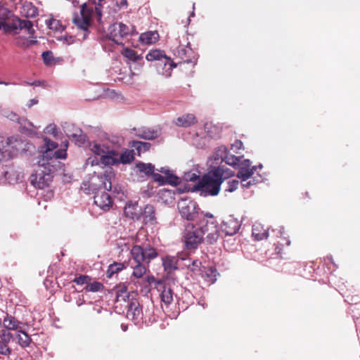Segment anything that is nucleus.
Returning a JSON list of instances; mask_svg holds the SVG:
<instances>
[{
  "label": "nucleus",
  "instance_id": "45",
  "mask_svg": "<svg viewBox=\"0 0 360 360\" xmlns=\"http://www.w3.org/2000/svg\"><path fill=\"white\" fill-rule=\"evenodd\" d=\"M223 162H224L226 165L236 167V165H240V158L235 156L234 155L230 154L229 152H228L226 155L223 158Z\"/></svg>",
  "mask_w": 360,
  "mask_h": 360
},
{
  "label": "nucleus",
  "instance_id": "17",
  "mask_svg": "<svg viewBox=\"0 0 360 360\" xmlns=\"http://www.w3.org/2000/svg\"><path fill=\"white\" fill-rule=\"evenodd\" d=\"M4 177L8 184H13L22 180L23 174L20 168L14 166H8L4 172Z\"/></svg>",
  "mask_w": 360,
  "mask_h": 360
},
{
  "label": "nucleus",
  "instance_id": "23",
  "mask_svg": "<svg viewBox=\"0 0 360 360\" xmlns=\"http://www.w3.org/2000/svg\"><path fill=\"white\" fill-rule=\"evenodd\" d=\"M160 36L157 31H148L141 33L139 36V41L143 45H152L159 40Z\"/></svg>",
  "mask_w": 360,
  "mask_h": 360
},
{
  "label": "nucleus",
  "instance_id": "24",
  "mask_svg": "<svg viewBox=\"0 0 360 360\" xmlns=\"http://www.w3.org/2000/svg\"><path fill=\"white\" fill-rule=\"evenodd\" d=\"M197 122L196 117L193 114L188 113L179 116L174 121V124L180 127H189Z\"/></svg>",
  "mask_w": 360,
  "mask_h": 360
},
{
  "label": "nucleus",
  "instance_id": "18",
  "mask_svg": "<svg viewBox=\"0 0 360 360\" xmlns=\"http://www.w3.org/2000/svg\"><path fill=\"white\" fill-rule=\"evenodd\" d=\"M13 339V335L6 330H0V354L9 356L12 349L9 347V343Z\"/></svg>",
  "mask_w": 360,
  "mask_h": 360
},
{
  "label": "nucleus",
  "instance_id": "40",
  "mask_svg": "<svg viewBox=\"0 0 360 360\" xmlns=\"http://www.w3.org/2000/svg\"><path fill=\"white\" fill-rule=\"evenodd\" d=\"M272 232L275 233L276 236L277 237H279L280 238V240L278 241V243L281 245V246H283V245H289L290 242V240H288V238H286L284 234V229H283V227L282 226H279L278 229H272Z\"/></svg>",
  "mask_w": 360,
  "mask_h": 360
},
{
  "label": "nucleus",
  "instance_id": "35",
  "mask_svg": "<svg viewBox=\"0 0 360 360\" xmlns=\"http://www.w3.org/2000/svg\"><path fill=\"white\" fill-rule=\"evenodd\" d=\"M134 160L133 150H124L118 157V164H129Z\"/></svg>",
  "mask_w": 360,
  "mask_h": 360
},
{
  "label": "nucleus",
  "instance_id": "61",
  "mask_svg": "<svg viewBox=\"0 0 360 360\" xmlns=\"http://www.w3.org/2000/svg\"><path fill=\"white\" fill-rule=\"evenodd\" d=\"M182 262L184 264H182V266H186L188 269H190L191 266L192 261L189 258H185L184 257L179 256V262Z\"/></svg>",
  "mask_w": 360,
  "mask_h": 360
},
{
  "label": "nucleus",
  "instance_id": "26",
  "mask_svg": "<svg viewBox=\"0 0 360 360\" xmlns=\"http://www.w3.org/2000/svg\"><path fill=\"white\" fill-rule=\"evenodd\" d=\"M158 171L165 175V184H168L172 186H177L180 184V178L176 176L173 171L170 170L167 167H161L158 169Z\"/></svg>",
  "mask_w": 360,
  "mask_h": 360
},
{
  "label": "nucleus",
  "instance_id": "10",
  "mask_svg": "<svg viewBox=\"0 0 360 360\" xmlns=\"http://www.w3.org/2000/svg\"><path fill=\"white\" fill-rule=\"evenodd\" d=\"M18 153V142L13 138L0 136V161L14 157Z\"/></svg>",
  "mask_w": 360,
  "mask_h": 360
},
{
  "label": "nucleus",
  "instance_id": "16",
  "mask_svg": "<svg viewBox=\"0 0 360 360\" xmlns=\"http://www.w3.org/2000/svg\"><path fill=\"white\" fill-rule=\"evenodd\" d=\"M198 229L204 231L203 236L206 235L207 241L210 243H214L219 238V229L215 221H206L205 224H202Z\"/></svg>",
  "mask_w": 360,
  "mask_h": 360
},
{
  "label": "nucleus",
  "instance_id": "53",
  "mask_svg": "<svg viewBox=\"0 0 360 360\" xmlns=\"http://www.w3.org/2000/svg\"><path fill=\"white\" fill-rule=\"evenodd\" d=\"M46 24L48 26V27L49 29H51V30H58V26L59 25V22H58V20H56L55 19L46 20Z\"/></svg>",
  "mask_w": 360,
  "mask_h": 360
},
{
  "label": "nucleus",
  "instance_id": "28",
  "mask_svg": "<svg viewBox=\"0 0 360 360\" xmlns=\"http://www.w3.org/2000/svg\"><path fill=\"white\" fill-rule=\"evenodd\" d=\"M160 298L161 301L167 306L170 304L173 301V292L170 287L162 285L160 286Z\"/></svg>",
  "mask_w": 360,
  "mask_h": 360
},
{
  "label": "nucleus",
  "instance_id": "2",
  "mask_svg": "<svg viewBox=\"0 0 360 360\" xmlns=\"http://www.w3.org/2000/svg\"><path fill=\"white\" fill-rule=\"evenodd\" d=\"M115 308L120 309H126L127 317L135 322H139L141 319L142 309L139 301L135 298V295L127 292L125 286H120L116 290Z\"/></svg>",
  "mask_w": 360,
  "mask_h": 360
},
{
  "label": "nucleus",
  "instance_id": "20",
  "mask_svg": "<svg viewBox=\"0 0 360 360\" xmlns=\"http://www.w3.org/2000/svg\"><path fill=\"white\" fill-rule=\"evenodd\" d=\"M134 134L139 138L146 140H153L159 137L161 134L160 129H152L142 127L138 129H134Z\"/></svg>",
  "mask_w": 360,
  "mask_h": 360
},
{
  "label": "nucleus",
  "instance_id": "11",
  "mask_svg": "<svg viewBox=\"0 0 360 360\" xmlns=\"http://www.w3.org/2000/svg\"><path fill=\"white\" fill-rule=\"evenodd\" d=\"M129 34H136L134 26L129 28L122 22H115L109 27L110 38L117 44L120 43V41Z\"/></svg>",
  "mask_w": 360,
  "mask_h": 360
},
{
  "label": "nucleus",
  "instance_id": "34",
  "mask_svg": "<svg viewBox=\"0 0 360 360\" xmlns=\"http://www.w3.org/2000/svg\"><path fill=\"white\" fill-rule=\"evenodd\" d=\"M90 150L94 154L101 156V158L105 154V151H107V146L105 144H101L96 141H93L89 143V145Z\"/></svg>",
  "mask_w": 360,
  "mask_h": 360
},
{
  "label": "nucleus",
  "instance_id": "48",
  "mask_svg": "<svg viewBox=\"0 0 360 360\" xmlns=\"http://www.w3.org/2000/svg\"><path fill=\"white\" fill-rule=\"evenodd\" d=\"M18 26L20 29H26L27 30L30 34H32L33 32V25L31 21L27 20H18Z\"/></svg>",
  "mask_w": 360,
  "mask_h": 360
},
{
  "label": "nucleus",
  "instance_id": "8",
  "mask_svg": "<svg viewBox=\"0 0 360 360\" xmlns=\"http://www.w3.org/2000/svg\"><path fill=\"white\" fill-rule=\"evenodd\" d=\"M110 81L120 82L125 84H132L139 78V72L132 69H110Z\"/></svg>",
  "mask_w": 360,
  "mask_h": 360
},
{
  "label": "nucleus",
  "instance_id": "55",
  "mask_svg": "<svg viewBox=\"0 0 360 360\" xmlns=\"http://www.w3.org/2000/svg\"><path fill=\"white\" fill-rule=\"evenodd\" d=\"M101 163V160H99L98 158L96 156L94 157H89L86 159L85 165L86 166L90 165V166H95L98 165Z\"/></svg>",
  "mask_w": 360,
  "mask_h": 360
},
{
  "label": "nucleus",
  "instance_id": "29",
  "mask_svg": "<svg viewBox=\"0 0 360 360\" xmlns=\"http://www.w3.org/2000/svg\"><path fill=\"white\" fill-rule=\"evenodd\" d=\"M252 236L257 240H261L268 237V231L259 223H256L252 226Z\"/></svg>",
  "mask_w": 360,
  "mask_h": 360
},
{
  "label": "nucleus",
  "instance_id": "51",
  "mask_svg": "<svg viewBox=\"0 0 360 360\" xmlns=\"http://www.w3.org/2000/svg\"><path fill=\"white\" fill-rule=\"evenodd\" d=\"M239 181L238 180H231L227 182V188H226V191L227 192H233L238 187Z\"/></svg>",
  "mask_w": 360,
  "mask_h": 360
},
{
  "label": "nucleus",
  "instance_id": "15",
  "mask_svg": "<svg viewBox=\"0 0 360 360\" xmlns=\"http://www.w3.org/2000/svg\"><path fill=\"white\" fill-rule=\"evenodd\" d=\"M256 170V166L251 167L250 161L249 160H245L238 165V172L236 176L240 181H246L251 179Z\"/></svg>",
  "mask_w": 360,
  "mask_h": 360
},
{
  "label": "nucleus",
  "instance_id": "5",
  "mask_svg": "<svg viewBox=\"0 0 360 360\" xmlns=\"http://www.w3.org/2000/svg\"><path fill=\"white\" fill-rule=\"evenodd\" d=\"M203 230L188 223L182 233V240L186 250H195L203 240Z\"/></svg>",
  "mask_w": 360,
  "mask_h": 360
},
{
  "label": "nucleus",
  "instance_id": "7",
  "mask_svg": "<svg viewBox=\"0 0 360 360\" xmlns=\"http://www.w3.org/2000/svg\"><path fill=\"white\" fill-rule=\"evenodd\" d=\"M52 169L50 167L40 166L38 165L35 172L31 175V183L37 188L42 189L51 182Z\"/></svg>",
  "mask_w": 360,
  "mask_h": 360
},
{
  "label": "nucleus",
  "instance_id": "56",
  "mask_svg": "<svg viewBox=\"0 0 360 360\" xmlns=\"http://www.w3.org/2000/svg\"><path fill=\"white\" fill-rule=\"evenodd\" d=\"M240 182H241V186L243 188H249L252 186L255 185L258 182V181H256L255 179V178H251V179H250L249 181L247 180L246 181H240Z\"/></svg>",
  "mask_w": 360,
  "mask_h": 360
},
{
  "label": "nucleus",
  "instance_id": "41",
  "mask_svg": "<svg viewBox=\"0 0 360 360\" xmlns=\"http://www.w3.org/2000/svg\"><path fill=\"white\" fill-rule=\"evenodd\" d=\"M21 13L27 18H33L38 14V11L36 7L28 4L23 6Z\"/></svg>",
  "mask_w": 360,
  "mask_h": 360
},
{
  "label": "nucleus",
  "instance_id": "9",
  "mask_svg": "<svg viewBox=\"0 0 360 360\" xmlns=\"http://www.w3.org/2000/svg\"><path fill=\"white\" fill-rule=\"evenodd\" d=\"M181 216L188 221L194 220L198 215V204L191 198H181L178 202Z\"/></svg>",
  "mask_w": 360,
  "mask_h": 360
},
{
  "label": "nucleus",
  "instance_id": "25",
  "mask_svg": "<svg viewBox=\"0 0 360 360\" xmlns=\"http://www.w3.org/2000/svg\"><path fill=\"white\" fill-rule=\"evenodd\" d=\"M22 323L18 321L14 316L6 314V316L3 319L2 324L4 327V330H15L16 332L19 330L20 325Z\"/></svg>",
  "mask_w": 360,
  "mask_h": 360
},
{
  "label": "nucleus",
  "instance_id": "42",
  "mask_svg": "<svg viewBox=\"0 0 360 360\" xmlns=\"http://www.w3.org/2000/svg\"><path fill=\"white\" fill-rule=\"evenodd\" d=\"M124 268V264L123 263L114 262L108 266L107 270V276L110 278L115 274L118 273L122 271Z\"/></svg>",
  "mask_w": 360,
  "mask_h": 360
},
{
  "label": "nucleus",
  "instance_id": "64",
  "mask_svg": "<svg viewBox=\"0 0 360 360\" xmlns=\"http://www.w3.org/2000/svg\"><path fill=\"white\" fill-rule=\"evenodd\" d=\"M61 40L63 41L64 44L70 45L74 43L75 38L72 36H65L62 37Z\"/></svg>",
  "mask_w": 360,
  "mask_h": 360
},
{
  "label": "nucleus",
  "instance_id": "39",
  "mask_svg": "<svg viewBox=\"0 0 360 360\" xmlns=\"http://www.w3.org/2000/svg\"><path fill=\"white\" fill-rule=\"evenodd\" d=\"M103 97L114 101H119L123 98L120 92L110 89H107L103 91Z\"/></svg>",
  "mask_w": 360,
  "mask_h": 360
},
{
  "label": "nucleus",
  "instance_id": "14",
  "mask_svg": "<svg viewBox=\"0 0 360 360\" xmlns=\"http://www.w3.org/2000/svg\"><path fill=\"white\" fill-rule=\"evenodd\" d=\"M146 58L148 61H161L165 65H169L175 68L176 64L174 63L170 58L167 57L165 51L160 49H153L150 51Z\"/></svg>",
  "mask_w": 360,
  "mask_h": 360
},
{
  "label": "nucleus",
  "instance_id": "63",
  "mask_svg": "<svg viewBox=\"0 0 360 360\" xmlns=\"http://www.w3.org/2000/svg\"><path fill=\"white\" fill-rule=\"evenodd\" d=\"M105 153L108 155L109 156L112 157V158L119 157V155H120V153L117 150L110 148L108 146L107 147V151H105Z\"/></svg>",
  "mask_w": 360,
  "mask_h": 360
},
{
  "label": "nucleus",
  "instance_id": "47",
  "mask_svg": "<svg viewBox=\"0 0 360 360\" xmlns=\"http://www.w3.org/2000/svg\"><path fill=\"white\" fill-rule=\"evenodd\" d=\"M53 54L51 51H48L42 53L44 62L47 66H55L56 63L53 62Z\"/></svg>",
  "mask_w": 360,
  "mask_h": 360
},
{
  "label": "nucleus",
  "instance_id": "49",
  "mask_svg": "<svg viewBox=\"0 0 360 360\" xmlns=\"http://www.w3.org/2000/svg\"><path fill=\"white\" fill-rule=\"evenodd\" d=\"M103 288V285L99 282H94L93 283L89 284L86 287V290L89 292H98L101 290Z\"/></svg>",
  "mask_w": 360,
  "mask_h": 360
},
{
  "label": "nucleus",
  "instance_id": "54",
  "mask_svg": "<svg viewBox=\"0 0 360 360\" xmlns=\"http://www.w3.org/2000/svg\"><path fill=\"white\" fill-rule=\"evenodd\" d=\"M151 175L153 180L158 182L160 185L165 184V177L162 176L161 174L153 172Z\"/></svg>",
  "mask_w": 360,
  "mask_h": 360
},
{
  "label": "nucleus",
  "instance_id": "38",
  "mask_svg": "<svg viewBox=\"0 0 360 360\" xmlns=\"http://www.w3.org/2000/svg\"><path fill=\"white\" fill-rule=\"evenodd\" d=\"M9 11L7 8L0 6V29H3L5 32L8 31V25L6 22V18L8 16Z\"/></svg>",
  "mask_w": 360,
  "mask_h": 360
},
{
  "label": "nucleus",
  "instance_id": "12",
  "mask_svg": "<svg viewBox=\"0 0 360 360\" xmlns=\"http://www.w3.org/2000/svg\"><path fill=\"white\" fill-rule=\"evenodd\" d=\"M93 10L89 8L86 4L81 6L79 15L73 18V23L80 30L86 32L91 25Z\"/></svg>",
  "mask_w": 360,
  "mask_h": 360
},
{
  "label": "nucleus",
  "instance_id": "6",
  "mask_svg": "<svg viewBox=\"0 0 360 360\" xmlns=\"http://www.w3.org/2000/svg\"><path fill=\"white\" fill-rule=\"evenodd\" d=\"M130 253L134 262L145 264L150 263L151 260L155 259L158 255L156 249L150 245H135L131 249Z\"/></svg>",
  "mask_w": 360,
  "mask_h": 360
},
{
  "label": "nucleus",
  "instance_id": "31",
  "mask_svg": "<svg viewBox=\"0 0 360 360\" xmlns=\"http://www.w3.org/2000/svg\"><path fill=\"white\" fill-rule=\"evenodd\" d=\"M201 275L206 282L210 284H212L217 280V272L216 269L213 267H204Z\"/></svg>",
  "mask_w": 360,
  "mask_h": 360
},
{
  "label": "nucleus",
  "instance_id": "27",
  "mask_svg": "<svg viewBox=\"0 0 360 360\" xmlns=\"http://www.w3.org/2000/svg\"><path fill=\"white\" fill-rule=\"evenodd\" d=\"M136 169L141 174V176H148L153 174L155 167L151 163L139 162L136 164Z\"/></svg>",
  "mask_w": 360,
  "mask_h": 360
},
{
  "label": "nucleus",
  "instance_id": "52",
  "mask_svg": "<svg viewBox=\"0 0 360 360\" xmlns=\"http://www.w3.org/2000/svg\"><path fill=\"white\" fill-rule=\"evenodd\" d=\"M183 178L186 181H195L198 176L195 172H188L184 173Z\"/></svg>",
  "mask_w": 360,
  "mask_h": 360
},
{
  "label": "nucleus",
  "instance_id": "33",
  "mask_svg": "<svg viewBox=\"0 0 360 360\" xmlns=\"http://www.w3.org/2000/svg\"><path fill=\"white\" fill-rule=\"evenodd\" d=\"M212 170L214 173H217L219 175L217 178L221 181V184L225 179L234 175V172L232 170L225 168L224 166L214 167Z\"/></svg>",
  "mask_w": 360,
  "mask_h": 360
},
{
  "label": "nucleus",
  "instance_id": "46",
  "mask_svg": "<svg viewBox=\"0 0 360 360\" xmlns=\"http://www.w3.org/2000/svg\"><path fill=\"white\" fill-rule=\"evenodd\" d=\"M122 54L126 58L131 61H137L140 58V56H138L134 51L129 48H124L123 50L122 51Z\"/></svg>",
  "mask_w": 360,
  "mask_h": 360
},
{
  "label": "nucleus",
  "instance_id": "62",
  "mask_svg": "<svg viewBox=\"0 0 360 360\" xmlns=\"http://www.w3.org/2000/svg\"><path fill=\"white\" fill-rule=\"evenodd\" d=\"M95 11L98 16V20H101L102 17V5L101 3H98L95 6Z\"/></svg>",
  "mask_w": 360,
  "mask_h": 360
},
{
  "label": "nucleus",
  "instance_id": "22",
  "mask_svg": "<svg viewBox=\"0 0 360 360\" xmlns=\"http://www.w3.org/2000/svg\"><path fill=\"white\" fill-rule=\"evenodd\" d=\"M164 269L167 273H171L178 269L179 264V256L167 255L162 259Z\"/></svg>",
  "mask_w": 360,
  "mask_h": 360
},
{
  "label": "nucleus",
  "instance_id": "36",
  "mask_svg": "<svg viewBox=\"0 0 360 360\" xmlns=\"http://www.w3.org/2000/svg\"><path fill=\"white\" fill-rule=\"evenodd\" d=\"M134 266H131L133 269L132 276L136 278H141L146 272L147 267L145 263L135 262Z\"/></svg>",
  "mask_w": 360,
  "mask_h": 360
},
{
  "label": "nucleus",
  "instance_id": "3",
  "mask_svg": "<svg viewBox=\"0 0 360 360\" xmlns=\"http://www.w3.org/2000/svg\"><path fill=\"white\" fill-rule=\"evenodd\" d=\"M44 145L38 148L39 160L38 165L40 166L50 167L54 160L65 159L67 157V148L68 142L65 141L62 148L55 150L58 144L47 137H44Z\"/></svg>",
  "mask_w": 360,
  "mask_h": 360
},
{
  "label": "nucleus",
  "instance_id": "44",
  "mask_svg": "<svg viewBox=\"0 0 360 360\" xmlns=\"http://www.w3.org/2000/svg\"><path fill=\"white\" fill-rule=\"evenodd\" d=\"M228 152L229 151L227 150V148L226 146H221L218 147L214 152V160L216 161H220L221 162H222L223 158H224V156L226 155Z\"/></svg>",
  "mask_w": 360,
  "mask_h": 360
},
{
  "label": "nucleus",
  "instance_id": "60",
  "mask_svg": "<svg viewBox=\"0 0 360 360\" xmlns=\"http://www.w3.org/2000/svg\"><path fill=\"white\" fill-rule=\"evenodd\" d=\"M71 136L75 139V141H79L81 143L84 142L85 140V136L82 134V131L79 130V134H73Z\"/></svg>",
  "mask_w": 360,
  "mask_h": 360
},
{
  "label": "nucleus",
  "instance_id": "21",
  "mask_svg": "<svg viewBox=\"0 0 360 360\" xmlns=\"http://www.w3.org/2000/svg\"><path fill=\"white\" fill-rule=\"evenodd\" d=\"M141 210L136 202H129L124 207V213L127 217L139 220L141 218Z\"/></svg>",
  "mask_w": 360,
  "mask_h": 360
},
{
  "label": "nucleus",
  "instance_id": "58",
  "mask_svg": "<svg viewBox=\"0 0 360 360\" xmlns=\"http://www.w3.org/2000/svg\"><path fill=\"white\" fill-rule=\"evenodd\" d=\"M200 264H201V263L198 260H197V259L193 260L191 262V266L190 267V269L194 272L200 271Z\"/></svg>",
  "mask_w": 360,
  "mask_h": 360
},
{
  "label": "nucleus",
  "instance_id": "19",
  "mask_svg": "<svg viewBox=\"0 0 360 360\" xmlns=\"http://www.w3.org/2000/svg\"><path fill=\"white\" fill-rule=\"evenodd\" d=\"M240 225V221L238 219L229 216L223 221L221 229L226 235L233 236L238 231Z\"/></svg>",
  "mask_w": 360,
  "mask_h": 360
},
{
  "label": "nucleus",
  "instance_id": "13",
  "mask_svg": "<svg viewBox=\"0 0 360 360\" xmlns=\"http://www.w3.org/2000/svg\"><path fill=\"white\" fill-rule=\"evenodd\" d=\"M176 55L182 60L180 64L194 66L197 63L198 57L189 46H179Z\"/></svg>",
  "mask_w": 360,
  "mask_h": 360
},
{
  "label": "nucleus",
  "instance_id": "1",
  "mask_svg": "<svg viewBox=\"0 0 360 360\" xmlns=\"http://www.w3.org/2000/svg\"><path fill=\"white\" fill-rule=\"evenodd\" d=\"M115 174L111 167L107 168L100 174L92 175L89 180L84 181L81 188L87 194H94V203L101 210L106 211L112 205V200L105 191L112 188Z\"/></svg>",
  "mask_w": 360,
  "mask_h": 360
},
{
  "label": "nucleus",
  "instance_id": "4",
  "mask_svg": "<svg viewBox=\"0 0 360 360\" xmlns=\"http://www.w3.org/2000/svg\"><path fill=\"white\" fill-rule=\"evenodd\" d=\"M219 175L212 170L205 174L195 186L194 190L202 197L217 195L221 189V181Z\"/></svg>",
  "mask_w": 360,
  "mask_h": 360
},
{
  "label": "nucleus",
  "instance_id": "32",
  "mask_svg": "<svg viewBox=\"0 0 360 360\" xmlns=\"http://www.w3.org/2000/svg\"><path fill=\"white\" fill-rule=\"evenodd\" d=\"M15 338L18 340V344L23 348L28 347L32 341L29 335L22 330H18L16 332Z\"/></svg>",
  "mask_w": 360,
  "mask_h": 360
},
{
  "label": "nucleus",
  "instance_id": "43",
  "mask_svg": "<svg viewBox=\"0 0 360 360\" xmlns=\"http://www.w3.org/2000/svg\"><path fill=\"white\" fill-rule=\"evenodd\" d=\"M101 164L103 165L104 166H113V165H117L118 164V157H111L109 156L107 154H104L101 158Z\"/></svg>",
  "mask_w": 360,
  "mask_h": 360
},
{
  "label": "nucleus",
  "instance_id": "50",
  "mask_svg": "<svg viewBox=\"0 0 360 360\" xmlns=\"http://www.w3.org/2000/svg\"><path fill=\"white\" fill-rule=\"evenodd\" d=\"M44 133L53 135L54 137L58 136V128L54 124H50L44 129Z\"/></svg>",
  "mask_w": 360,
  "mask_h": 360
},
{
  "label": "nucleus",
  "instance_id": "30",
  "mask_svg": "<svg viewBox=\"0 0 360 360\" xmlns=\"http://www.w3.org/2000/svg\"><path fill=\"white\" fill-rule=\"evenodd\" d=\"M141 218L146 224L152 223L155 219L154 207L150 205H146L144 210H141Z\"/></svg>",
  "mask_w": 360,
  "mask_h": 360
},
{
  "label": "nucleus",
  "instance_id": "37",
  "mask_svg": "<svg viewBox=\"0 0 360 360\" xmlns=\"http://www.w3.org/2000/svg\"><path fill=\"white\" fill-rule=\"evenodd\" d=\"M131 146L134 148L135 150H137L138 155H140L141 153H145L150 148L151 144L148 142H142L138 141H134L131 143Z\"/></svg>",
  "mask_w": 360,
  "mask_h": 360
},
{
  "label": "nucleus",
  "instance_id": "59",
  "mask_svg": "<svg viewBox=\"0 0 360 360\" xmlns=\"http://www.w3.org/2000/svg\"><path fill=\"white\" fill-rule=\"evenodd\" d=\"M158 75L163 76L165 78H167L172 75V69H158Z\"/></svg>",
  "mask_w": 360,
  "mask_h": 360
},
{
  "label": "nucleus",
  "instance_id": "57",
  "mask_svg": "<svg viewBox=\"0 0 360 360\" xmlns=\"http://www.w3.org/2000/svg\"><path fill=\"white\" fill-rule=\"evenodd\" d=\"M89 280V276H80L77 278H75L74 282L78 285H83L87 283Z\"/></svg>",
  "mask_w": 360,
  "mask_h": 360
}]
</instances>
